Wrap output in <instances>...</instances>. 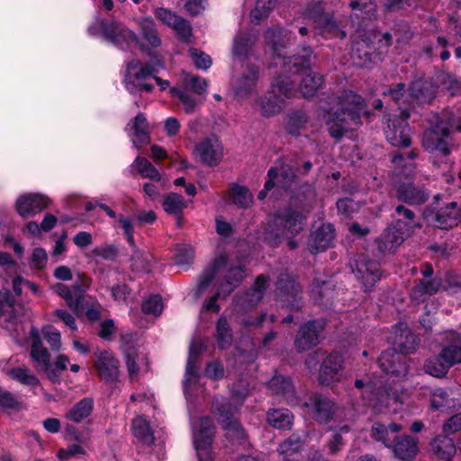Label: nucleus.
Listing matches in <instances>:
<instances>
[{"instance_id": "63", "label": "nucleus", "mask_w": 461, "mask_h": 461, "mask_svg": "<svg viewBox=\"0 0 461 461\" xmlns=\"http://www.w3.org/2000/svg\"><path fill=\"white\" fill-rule=\"evenodd\" d=\"M190 56L194 66L199 69H208L212 65V59L209 55L197 49L189 50Z\"/></svg>"}, {"instance_id": "13", "label": "nucleus", "mask_w": 461, "mask_h": 461, "mask_svg": "<svg viewBox=\"0 0 461 461\" xmlns=\"http://www.w3.org/2000/svg\"><path fill=\"white\" fill-rule=\"evenodd\" d=\"M212 411L224 429L232 432L237 438H243L245 437L241 425L234 418V408L230 402L216 400L212 403Z\"/></svg>"}, {"instance_id": "17", "label": "nucleus", "mask_w": 461, "mask_h": 461, "mask_svg": "<svg viewBox=\"0 0 461 461\" xmlns=\"http://www.w3.org/2000/svg\"><path fill=\"white\" fill-rule=\"evenodd\" d=\"M306 405L312 409L313 418L320 424L330 422L339 411V406L332 400L321 394H313Z\"/></svg>"}, {"instance_id": "38", "label": "nucleus", "mask_w": 461, "mask_h": 461, "mask_svg": "<svg viewBox=\"0 0 461 461\" xmlns=\"http://www.w3.org/2000/svg\"><path fill=\"white\" fill-rule=\"evenodd\" d=\"M226 265L227 257L224 255H221L214 259L211 269L206 270L199 279L195 292L196 296H200L202 294H203V292L213 280L216 273L219 272Z\"/></svg>"}, {"instance_id": "26", "label": "nucleus", "mask_w": 461, "mask_h": 461, "mask_svg": "<svg viewBox=\"0 0 461 461\" xmlns=\"http://www.w3.org/2000/svg\"><path fill=\"white\" fill-rule=\"evenodd\" d=\"M334 239V229L330 224H321L313 231L309 239L308 247L312 253L324 251L332 243Z\"/></svg>"}, {"instance_id": "18", "label": "nucleus", "mask_w": 461, "mask_h": 461, "mask_svg": "<svg viewBox=\"0 0 461 461\" xmlns=\"http://www.w3.org/2000/svg\"><path fill=\"white\" fill-rule=\"evenodd\" d=\"M95 367L101 379L106 382H113L118 379L120 362L113 354L108 350L96 351Z\"/></svg>"}, {"instance_id": "29", "label": "nucleus", "mask_w": 461, "mask_h": 461, "mask_svg": "<svg viewBox=\"0 0 461 461\" xmlns=\"http://www.w3.org/2000/svg\"><path fill=\"white\" fill-rule=\"evenodd\" d=\"M268 389L272 393L283 396L289 403L296 402L294 384L287 376L276 375L268 382Z\"/></svg>"}, {"instance_id": "7", "label": "nucleus", "mask_w": 461, "mask_h": 461, "mask_svg": "<svg viewBox=\"0 0 461 461\" xmlns=\"http://www.w3.org/2000/svg\"><path fill=\"white\" fill-rule=\"evenodd\" d=\"M310 67L311 65L308 68L299 67L295 68L291 66V71L284 68V72L291 74V77H287L291 80H294L296 93L299 92L305 98L313 96L324 84L322 75L312 71H306Z\"/></svg>"}, {"instance_id": "46", "label": "nucleus", "mask_w": 461, "mask_h": 461, "mask_svg": "<svg viewBox=\"0 0 461 461\" xmlns=\"http://www.w3.org/2000/svg\"><path fill=\"white\" fill-rule=\"evenodd\" d=\"M317 28L319 33L323 34L325 37H339L341 39L346 37V32L339 28L333 17L328 14L319 17Z\"/></svg>"}, {"instance_id": "53", "label": "nucleus", "mask_w": 461, "mask_h": 461, "mask_svg": "<svg viewBox=\"0 0 461 461\" xmlns=\"http://www.w3.org/2000/svg\"><path fill=\"white\" fill-rule=\"evenodd\" d=\"M183 86L185 90L192 91L196 95H203L207 90V83L200 76L185 73L183 77Z\"/></svg>"}, {"instance_id": "22", "label": "nucleus", "mask_w": 461, "mask_h": 461, "mask_svg": "<svg viewBox=\"0 0 461 461\" xmlns=\"http://www.w3.org/2000/svg\"><path fill=\"white\" fill-rule=\"evenodd\" d=\"M267 287V279L260 275L257 277L253 288L235 295L236 305L241 309H247L257 305L263 298L264 293Z\"/></svg>"}, {"instance_id": "1", "label": "nucleus", "mask_w": 461, "mask_h": 461, "mask_svg": "<svg viewBox=\"0 0 461 461\" xmlns=\"http://www.w3.org/2000/svg\"><path fill=\"white\" fill-rule=\"evenodd\" d=\"M450 128L461 132V112L445 110L440 116L435 115L423 133V148L434 156L447 158L455 147Z\"/></svg>"}, {"instance_id": "21", "label": "nucleus", "mask_w": 461, "mask_h": 461, "mask_svg": "<svg viewBox=\"0 0 461 461\" xmlns=\"http://www.w3.org/2000/svg\"><path fill=\"white\" fill-rule=\"evenodd\" d=\"M344 359L338 352L330 353L322 362L319 372V382L321 384L329 385L338 382L343 369Z\"/></svg>"}, {"instance_id": "58", "label": "nucleus", "mask_w": 461, "mask_h": 461, "mask_svg": "<svg viewBox=\"0 0 461 461\" xmlns=\"http://www.w3.org/2000/svg\"><path fill=\"white\" fill-rule=\"evenodd\" d=\"M440 354L449 368L454 365L461 364V346L449 345L444 347Z\"/></svg>"}, {"instance_id": "41", "label": "nucleus", "mask_w": 461, "mask_h": 461, "mask_svg": "<svg viewBox=\"0 0 461 461\" xmlns=\"http://www.w3.org/2000/svg\"><path fill=\"white\" fill-rule=\"evenodd\" d=\"M431 447L442 460H450L456 451L453 439L447 436H437L431 442Z\"/></svg>"}, {"instance_id": "40", "label": "nucleus", "mask_w": 461, "mask_h": 461, "mask_svg": "<svg viewBox=\"0 0 461 461\" xmlns=\"http://www.w3.org/2000/svg\"><path fill=\"white\" fill-rule=\"evenodd\" d=\"M244 277V270L241 267H231L228 269L223 282L219 285L224 297L232 293L240 284Z\"/></svg>"}, {"instance_id": "5", "label": "nucleus", "mask_w": 461, "mask_h": 461, "mask_svg": "<svg viewBox=\"0 0 461 461\" xmlns=\"http://www.w3.org/2000/svg\"><path fill=\"white\" fill-rule=\"evenodd\" d=\"M296 94L294 80L287 75L277 77L272 84L271 91L257 100L263 116H274L285 106V98L293 97Z\"/></svg>"}, {"instance_id": "49", "label": "nucleus", "mask_w": 461, "mask_h": 461, "mask_svg": "<svg viewBox=\"0 0 461 461\" xmlns=\"http://www.w3.org/2000/svg\"><path fill=\"white\" fill-rule=\"evenodd\" d=\"M449 366L446 363L441 354L433 356L426 360L424 370L427 374L435 377H443L448 371Z\"/></svg>"}, {"instance_id": "19", "label": "nucleus", "mask_w": 461, "mask_h": 461, "mask_svg": "<svg viewBox=\"0 0 461 461\" xmlns=\"http://www.w3.org/2000/svg\"><path fill=\"white\" fill-rule=\"evenodd\" d=\"M258 78V67L252 64L248 65L233 84L236 96L241 99L249 97L256 91Z\"/></svg>"}, {"instance_id": "54", "label": "nucleus", "mask_w": 461, "mask_h": 461, "mask_svg": "<svg viewBox=\"0 0 461 461\" xmlns=\"http://www.w3.org/2000/svg\"><path fill=\"white\" fill-rule=\"evenodd\" d=\"M256 38L249 33H240L234 40L233 54L238 57L247 56Z\"/></svg>"}, {"instance_id": "57", "label": "nucleus", "mask_w": 461, "mask_h": 461, "mask_svg": "<svg viewBox=\"0 0 461 461\" xmlns=\"http://www.w3.org/2000/svg\"><path fill=\"white\" fill-rule=\"evenodd\" d=\"M54 290L61 298L65 300L66 304L71 310L77 311L79 308L80 303L68 285L64 284H57L54 286Z\"/></svg>"}, {"instance_id": "9", "label": "nucleus", "mask_w": 461, "mask_h": 461, "mask_svg": "<svg viewBox=\"0 0 461 461\" xmlns=\"http://www.w3.org/2000/svg\"><path fill=\"white\" fill-rule=\"evenodd\" d=\"M386 128L384 134L387 141L394 147H409L411 143V129L407 122L409 117L403 115H386Z\"/></svg>"}, {"instance_id": "61", "label": "nucleus", "mask_w": 461, "mask_h": 461, "mask_svg": "<svg viewBox=\"0 0 461 461\" xmlns=\"http://www.w3.org/2000/svg\"><path fill=\"white\" fill-rule=\"evenodd\" d=\"M176 32L178 39L182 41L188 42L192 36V26L188 21L179 17L176 23L171 27Z\"/></svg>"}, {"instance_id": "20", "label": "nucleus", "mask_w": 461, "mask_h": 461, "mask_svg": "<svg viewBox=\"0 0 461 461\" xmlns=\"http://www.w3.org/2000/svg\"><path fill=\"white\" fill-rule=\"evenodd\" d=\"M50 203V199L39 194L21 195L15 203L16 211L23 218L32 217L44 210Z\"/></svg>"}, {"instance_id": "8", "label": "nucleus", "mask_w": 461, "mask_h": 461, "mask_svg": "<svg viewBox=\"0 0 461 461\" xmlns=\"http://www.w3.org/2000/svg\"><path fill=\"white\" fill-rule=\"evenodd\" d=\"M267 189H276L280 193H290L293 197L299 198V194L294 192L297 184V176L293 167L286 164L272 167L268 169Z\"/></svg>"}, {"instance_id": "47", "label": "nucleus", "mask_w": 461, "mask_h": 461, "mask_svg": "<svg viewBox=\"0 0 461 461\" xmlns=\"http://www.w3.org/2000/svg\"><path fill=\"white\" fill-rule=\"evenodd\" d=\"M441 285L438 278L430 280H420L412 289L411 297L415 300H421L424 295L435 294Z\"/></svg>"}, {"instance_id": "59", "label": "nucleus", "mask_w": 461, "mask_h": 461, "mask_svg": "<svg viewBox=\"0 0 461 461\" xmlns=\"http://www.w3.org/2000/svg\"><path fill=\"white\" fill-rule=\"evenodd\" d=\"M128 70L129 73L137 80L145 79L158 72L149 65H140L138 63H130L128 65Z\"/></svg>"}, {"instance_id": "23", "label": "nucleus", "mask_w": 461, "mask_h": 461, "mask_svg": "<svg viewBox=\"0 0 461 461\" xmlns=\"http://www.w3.org/2000/svg\"><path fill=\"white\" fill-rule=\"evenodd\" d=\"M215 427L209 417L193 422V438L195 447H209L212 443Z\"/></svg>"}, {"instance_id": "64", "label": "nucleus", "mask_w": 461, "mask_h": 461, "mask_svg": "<svg viewBox=\"0 0 461 461\" xmlns=\"http://www.w3.org/2000/svg\"><path fill=\"white\" fill-rule=\"evenodd\" d=\"M194 251L193 247L184 245L177 249L176 255V263L178 266H188L193 262Z\"/></svg>"}, {"instance_id": "35", "label": "nucleus", "mask_w": 461, "mask_h": 461, "mask_svg": "<svg viewBox=\"0 0 461 461\" xmlns=\"http://www.w3.org/2000/svg\"><path fill=\"white\" fill-rule=\"evenodd\" d=\"M303 445L304 440L300 436L293 434L278 446L277 452L280 456V461H294V456L301 451Z\"/></svg>"}, {"instance_id": "37", "label": "nucleus", "mask_w": 461, "mask_h": 461, "mask_svg": "<svg viewBox=\"0 0 461 461\" xmlns=\"http://www.w3.org/2000/svg\"><path fill=\"white\" fill-rule=\"evenodd\" d=\"M200 348L194 344H192L189 348V355L186 362L184 388L187 390L188 386L194 383H196L200 377L198 370L196 368V363L199 360Z\"/></svg>"}, {"instance_id": "31", "label": "nucleus", "mask_w": 461, "mask_h": 461, "mask_svg": "<svg viewBox=\"0 0 461 461\" xmlns=\"http://www.w3.org/2000/svg\"><path fill=\"white\" fill-rule=\"evenodd\" d=\"M139 28L141 40L145 41V43L139 41L138 45H140V48H145L146 46L157 48L161 44L160 37L152 18L145 17L140 19L139 22Z\"/></svg>"}, {"instance_id": "44", "label": "nucleus", "mask_w": 461, "mask_h": 461, "mask_svg": "<svg viewBox=\"0 0 461 461\" xmlns=\"http://www.w3.org/2000/svg\"><path fill=\"white\" fill-rule=\"evenodd\" d=\"M438 89L451 96L461 95V79L453 74L441 73L437 76Z\"/></svg>"}, {"instance_id": "16", "label": "nucleus", "mask_w": 461, "mask_h": 461, "mask_svg": "<svg viewBox=\"0 0 461 461\" xmlns=\"http://www.w3.org/2000/svg\"><path fill=\"white\" fill-rule=\"evenodd\" d=\"M406 223L398 219L388 226L377 239V246L382 253H391L404 240Z\"/></svg>"}, {"instance_id": "39", "label": "nucleus", "mask_w": 461, "mask_h": 461, "mask_svg": "<svg viewBox=\"0 0 461 461\" xmlns=\"http://www.w3.org/2000/svg\"><path fill=\"white\" fill-rule=\"evenodd\" d=\"M402 427L396 423H391L385 426L381 423H375L372 428V437L384 444V446L391 447L393 442H394V437H392L393 433H397L402 430Z\"/></svg>"}, {"instance_id": "42", "label": "nucleus", "mask_w": 461, "mask_h": 461, "mask_svg": "<svg viewBox=\"0 0 461 461\" xmlns=\"http://www.w3.org/2000/svg\"><path fill=\"white\" fill-rule=\"evenodd\" d=\"M276 289L278 290L277 296L284 300L282 297H291L295 299L300 293L299 286L295 284L294 278L287 272L281 273L276 282Z\"/></svg>"}, {"instance_id": "55", "label": "nucleus", "mask_w": 461, "mask_h": 461, "mask_svg": "<svg viewBox=\"0 0 461 461\" xmlns=\"http://www.w3.org/2000/svg\"><path fill=\"white\" fill-rule=\"evenodd\" d=\"M216 338L219 347L225 348L231 344L232 332L227 320L224 317H221L216 324Z\"/></svg>"}, {"instance_id": "48", "label": "nucleus", "mask_w": 461, "mask_h": 461, "mask_svg": "<svg viewBox=\"0 0 461 461\" xmlns=\"http://www.w3.org/2000/svg\"><path fill=\"white\" fill-rule=\"evenodd\" d=\"M132 431L134 436L142 443L150 445L154 441V435L149 423L142 417H137L132 420Z\"/></svg>"}, {"instance_id": "27", "label": "nucleus", "mask_w": 461, "mask_h": 461, "mask_svg": "<svg viewBox=\"0 0 461 461\" xmlns=\"http://www.w3.org/2000/svg\"><path fill=\"white\" fill-rule=\"evenodd\" d=\"M438 93V86L430 80H416L409 87L408 95L419 104L430 103Z\"/></svg>"}, {"instance_id": "34", "label": "nucleus", "mask_w": 461, "mask_h": 461, "mask_svg": "<svg viewBox=\"0 0 461 461\" xmlns=\"http://www.w3.org/2000/svg\"><path fill=\"white\" fill-rule=\"evenodd\" d=\"M93 410L94 400L90 397H85L68 410L64 417L68 420L80 423L92 414Z\"/></svg>"}, {"instance_id": "45", "label": "nucleus", "mask_w": 461, "mask_h": 461, "mask_svg": "<svg viewBox=\"0 0 461 461\" xmlns=\"http://www.w3.org/2000/svg\"><path fill=\"white\" fill-rule=\"evenodd\" d=\"M293 420L294 416L287 409H274L267 412V422L269 425L279 429H290Z\"/></svg>"}, {"instance_id": "4", "label": "nucleus", "mask_w": 461, "mask_h": 461, "mask_svg": "<svg viewBox=\"0 0 461 461\" xmlns=\"http://www.w3.org/2000/svg\"><path fill=\"white\" fill-rule=\"evenodd\" d=\"M291 33L283 28L269 29L266 32L265 37L269 45L272 46L275 59L282 62L283 68L291 71L292 68H308L312 64V50L310 47H303L302 54L292 57H283L281 49L290 40Z\"/></svg>"}, {"instance_id": "10", "label": "nucleus", "mask_w": 461, "mask_h": 461, "mask_svg": "<svg viewBox=\"0 0 461 461\" xmlns=\"http://www.w3.org/2000/svg\"><path fill=\"white\" fill-rule=\"evenodd\" d=\"M353 273L366 292L371 290L381 278L379 263L366 255H359L355 260Z\"/></svg>"}, {"instance_id": "6", "label": "nucleus", "mask_w": 461, "mask_h": 461, "mask_svg": "<svg viewBox=\"0 0 461 461\" xmlns=\"http://www.w3.org/2000/svg\"><path fill=\"white\" fill-rule=\"evenodd\" d=\"M99 25L104 39L121 50L139 44L135 32L117 21L102 20Z\"/></svg>"}, {"instance_id": "52", "label": "nucleus", "mask_w": 461, "mask_h": 461, "mask_svg": "<svg viewBox=\"0 0 461 461\" xmlns=\"http://www.w3.org/2000/svg\"><path fill=\"white\" fill-rule=\"evenodd\" d=\"M276 3L277 0H258L255 8L250 13L251 22L258 23L263 19L268 17Z\"/></svg>"}, {"instance_id": "2", "label": "nucleus", "mask_w": 461, "mask_h": 461, "mask_svg": "<svg viewBox=\"0 0 461 461\" xmlns=\"http://www.w3.org/2000/svg\"><path fill=\"white\" fill-rule=\"evenodd\" d=\"M342 108L330 114L326 123L331 137L340 139L346 131L361 123V114L366 113V104L362 96L352 92L344 91L337 97Z\"/></svg>"}, {"instance_id": "43", "label": "nucleus", "mask_w": 461, "mask_h": 461, "mask_svg": "<svg viewBox=\"0 0 461 461\" xmlns=\"http://www.w3.org/2000/svg\"><path fill=\"white\" fill-rule=\"evenodd\" d=\"M0 295L3 298V300H0V317H4L5 321L7 322H14L20 315L17 308L23 310V307L14 304V301L9 291L6 290L1 293Z\"/></svg>"}, {"instance_id": "25", "label": "nucleus", "mask_w": 461, "mask_h": 461, "mask_svg": "<svg viewBox=\"0 0 461 461\" xmlns=\"http://www.w3.org/2000/svg\"><path fill=\"white\" fill-rule=\"evenodd\" d=\"M378 365L384 373L393 375L398 376L406 373L402 357L394 348L383 351L378 358Z\"/></svg>"}, {"instance_id": "56", "label": "nucleus", "mask_w": 461, "mask_h": 461, "mask_svg": "<svg viewBox=\"0 0 461 461\" xmlns=\"http://www.w3.org/2000/svg\"><path fill=\"white\" fill-rule=\"evenodd\" d=\"M134 164L136 165L138 172L141 175L142 177L156 181L160 180L161 177L158 170L148 159L137 157Z\"/></svg>"}, {"instance_id": "12", "label": "nucleus", "mask_w": 461, "mask_h": 461, "mask_svg": "<svg viewBox=\"0 0 461 461\" xmlns=\"http://www.w3.org/2000/svg\"><path fill=\"white\" fill-rule=\"evenodd\" d=\"M325 327L323 321H309L302 325L294 339V347L298 352H304L317 346L321 334Z\"/></svg>"}, {"instance_id": "33", "label": "nucleus", "mask_w": 461, "mask_h": 461, "mask_svg": "<svg viewBox=\"0 0 461 461\" xmlns=\"http://www.w3.org/2000/svg\"><path fill=\"white\" fill-rule=\"evenodd\" d=\"M188 202L185 201L182 195L176 193H169L166 194L162 199V208L163 210L171 215L176 217V225L180 227L182 225L181 222V215L183 211L187 207Z\"/></svg>"}, {"instance_id": "32", "label": "nucleus", "mask_w": 461, "mask_h": 461, "mask_svg": "<svg viewBox=\"0 0 461 461\" xmlns=\"http://www.w3.org/2000/svg\"><path fill=\"white\" fill-rule=\"evenodd\" d=\"M149 129V122L143 113H139L135 116L131 122L128 123L125 128L126 131H133L134 139H132V142L135 146L149 142L150 135Z\"/></svg>"}, {"instance_id": "62", "label": "nucleus", "mask_w": 461, "mask_h": 461, "mask_svg": "<svg viewBox=\"0 0 461 461\" xmlns=\"http://www.w3.org/2000/svg\"><path fill=\"white\" fill-rule=\"evenodd\" d=\"M349 7L353 10H358L361 14L369 17L373 16L376 11V5L374 0H352Z\"/></svg>"}, {"instance_id": "3", "label": "nucleus", "mask_w": 461, "mask_h": 461, "mask_svg": "<svg viewBox=\"0 0 461 461\" xmlns=\"http://www.w3.org/2000/svg\"><path fill=\"white\" fill-rule=\"evenodd\" d=\"M305 217L292 208L278 211L273 217L266 232V239L277 245L280 239L294 237L304 228Z\"/></svg>"}, {"instance_id": "14", "label": "nucleus", "mask_w": 461, "mask_h": 461, "mask_svg": "<svg viewBox=\"0 0 461 461\" xmlns=\"http://www.w3.org/2000/svg\"><path fill=\"white\" fill-rule=\"evenodd\" d=\"M223 149L219 139L211 135L201 140L194 148L200 161L207 166H217L223 156Z\"/></svg>"}, {"instance_id": "28", "label": "nucleus", "mask_w": 461, "mask_h": 461, "mask_svg": "<svg viewBox=\"0 0 461 461\" xmlns=\"http://www.w3.org/2000/svg\"><path fill=\"white\" fill-rule=\"evenodd\" d=\"M7 364L8 362L1 361L0 367L11 379L32 389L40 384L38 377L25 366L9 367Z\"/></svg>"}, {"instance_id": "30", "label": "nucleus", "mask_w": 461, "mask_h": 461, "mask_svg": "<svg viewBox=\"0 0 461 461\" xmlns=\"http://www.w3.org/2000/svg\"><path fill=\"white\" fill-rule=\"evenodd\" d=\"M334 285L330 279L315 278L311 288V296L315 303L328 305L333 297Z\"/></svg>"}, {"instance_id": "60", "label": "nucleus", "mask_w": 461, "mask_h": 461, "mask_svg": "<svg viewBox=\"0 0 461 461\" xmlns=\"http://www.w3.org/2000/svg\"><path fill=\"white\" fill-rule=\"evenodd\" d=\"M163 310V303L160 295L156 294L146 299L142 303V311L146 314L159 315Z\"/></svg>"}, {"instance_id": "24", "label": "nucleus", "mask_w": 461, "mask_h": 461, "mask_svg": "<svg viewBox=\"0 0 461 461\" xmlns=\"http://www.w3.org/2000/svg\"><path fill=\"white\" fill-rule=\"evenodd\" d=\"M396 197L399 201L411 205H420L429 199V192L424 186L407 183L399 185Z\"/></svg>"}, {"instance_id": "11", "label": "nucleus", "mask_w": 461, "mask_h": 461, "mask_svg": "<svg viewBox=\"0 0 461 461\" xmlns=\"http://www.w3.org/2000/svg\"><path fill=\"white\" fill-rule=\"evenodd\" d=\"M460 212L457 203L451 202L437 212L426 210L424 212V218L429 224L437 228L447 230L458 224L461 216Z\"/></svg>"}, {"instance_id": "15", "label": "nucleus", "mask_w": 461, "mask_h": 461, "mask_svg": "<svg viewBox=\"0 0 461 461\" xmlns=\"http://www.w3.org/2000/svg\"><path fill=\"white\" fill-rule=\"evenodd\" d=\"M31 335L32 338L31 357L35 362V366L39 371L45 373L50 379H59V374H57L54 369H51L50 355L48 349L42 346L39 337L38 330L32 328L31 330Z\"/></svg>"}, {"instance_id": "50", "label": "nucleus", "mask_w": 461, "mask_h": 461, "mask_svg": "<svg viewBox=\"0 0 461 461\" xmlns=\"http://www.w3.org/2000/svg\"><path fill=\"white\" fill-rule=\"evenodd\" d=\"M230 196L232 202L241 208H248L253 203V195L249 190L243 185L237 184L231 185Z\"/></svg>"}, {"instance_id": "51", "label": "nucleus", "mask_w": 461, "mask_h": 461, "mask_svg": "<svg viewBox=\"0 0 461 461\" xmlns=\"http://www.w3.org/2000/svg\"><path fill=\"white\" fill-rule=\"evenodd\" d=\"M405 85L402 83L397 84L394 87L389 88L387 91H384V95H388L392 98L399 106V109L402 111L401 114L409 117L410 113L407 107L404 106L405 102L407 101L406 93L404 91Z\"/></svg>"}, {"instance_id": "36", "label": "nucleus", "mask_w": 461, "mask_h": 461, "mask_svg": "<svg viewBox=\"0 0 461 461\" xmlns=\"http://www.w3.org/2000/svg\"><path fill=\"white\" fill-rule=\"evenodd\" d=\"M392 447L395 456L403 461L412 459L418 451L417 440L411 436L402 438Z\"/></svg>"}]
</instances>
